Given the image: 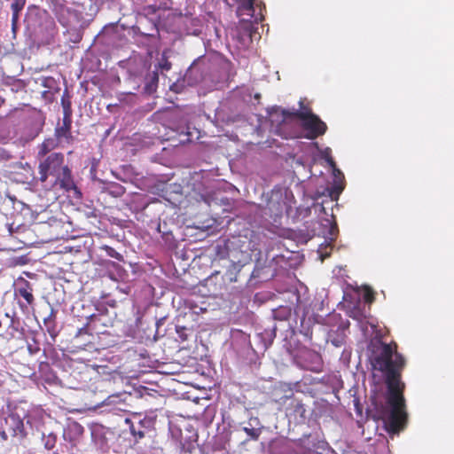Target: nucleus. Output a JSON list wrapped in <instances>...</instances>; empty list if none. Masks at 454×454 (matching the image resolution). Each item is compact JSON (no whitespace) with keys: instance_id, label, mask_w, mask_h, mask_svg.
<instances>
[{"instance_id":"obj_1","label":"nucleus","mask_w":454,"mask_h":454,"mask_svg":"<svg viewBox=\"0 0 454 454\" xmlns=\"http://www.w3.org/2000/svg\"><path fill=\"white\" fill-rule=\"evenodd\" d=\"M372 364L384 376L387 389L386 401L390 408L386 425L388 432L396 434L405 427L408 419L403 396L405 384L401 380L406 360L397 351V344L395 341L380 342L374 352Z\"/></svg>"},{"instance_id":"obj_2","label":"nucleus","mask_w":454,"mask_h":454,"mask_svg":"<svg viewBox=\"0 0 454 454\" xmlns=\"http://www.w3.org/2000/svg\"><path fill=\"white\" fill-rule=\"evenodd\" d=\"M58 148L56 139L51 137L45 138L37 146L36 158L38 163V175L36 182L48 188V179L52 176L54 180L51 182L49 189L58 187L65 192L73 191L78 197H82V192L77 187L72 173V169L65 162V155L62 153L53 152Z\"/></svg>"},{"instance_id":"obj_3","label":"nucleus","mask_w":454,"mask_h":454,"mask_svg":"<svg viewBox=\"0 0 454 454\" xmlns=\"http://www.w3.org/2000/svg\"><path fill=\"white\" fill-rule=\"evenodd\" d=\"M305 100H306V98H301L300 99V101H299L300 109L299 110H295V109L287 110V109H282L281 108V109L276 110L271 114L272 118L277 117L276 121H278V128H279V129H284V127L286 124H288L289 122H291L294 119H298V120L301 121V115H300V114L301 113H302V114L304 113L305 114L309 113V115H316L312 112V109H311L309 104H305ZM273 121H275V120H273Z\"/></svg>"},{"instance_id":"obj_4","label":"nucleus","mask_w":454,"mask_h":454,"mask_svg":"<svg viewBox=\"0 0 454 454\" xmlns=\"http://www.w3.org/2000/svg\"><path fill=\"white\" fill-rule=\"evenodd\" d=\"M300 115H301V128L305 131V138L314 140L325 134L327 125L318 115H309V113L303 114L301 113Z\"/></svg>"},{"instance_id":"obj_5","label":"nucleus","mask_w":454,"mask_h":454,"mask_svg":"<svg viewBox=\"0 0 454 454\" xmlns=\"http://www.w3.org/2000/svg\"><path fill=\"white\" fill-rule=\"evenodd\" d=\"M26 435L23 419L17 414H9L4 419V425L0 432L1 438L3 440H7L9 437L23 439Z\"/></svg>"},{"instance_id":"obj_6","label":"nucleus","mask_w":454,"mask_h":454,"mask_svg":"<svg viewBox=\"0 0 454 454\" xmlns=\"http://www.w3.org/2000/svg\"><path fill=\"white\" fill-rule=\"evenodd\" d=\"M33 291V286L27 280H23L15 289V296H20L24 300L18 301L19 307L23 313H28L30 309L34 310L35 299Z\"/></svg>"},{"instance_id":"obj_7","label":"nucleus","mask_w":454,"mask_h":454,"mask_svg":"<svg viewBox=\"0 0 454 454\" xmlns=\"http://www.w3.org/2000/svg\"><path fill=\"white\" fill-rule=\"evenodd\" d=\"M72 110L67 106L66 107L65 114L63 115L62 125L58 126L55 129L53 139L57 140L58 145L63 140L67 144H72L74 137L72 135Z\"/></svg>"},{"instance_id":"obj_8","label":"nucleus","mask_w":454,"mask_h":454,"mask_svg":"<svg viewBox=\"0 0 454 454\" xmlns=\"http://www.w3.org/2000/svg\"><path fill=\"white\" fill-rule=\"evenodd\" d=\"M125 423L129 426L132 435L137 439L144 438L145 432L149 431L153 424L150 418H141L140 415H134L132 418L126 419Z\"/></svg>"},{"instance_id":"obj_9","label":"nucleus","mask_w":454,"mask_h":454,"mask_svg":"<svg viewBox=\"0 0 454 454\" xmlns=\"http://www.w3.org/2000/svg\"><path fill=\"white\" fill-rule=\"evenodd\" d=\"M51 11L62 26L68 27L70 25V17L74 12L69 7L59 0H52Z\"/></svg>"},{"instance_id":"obj_10","label":"nucleus","mask_w":454,"mask_h":454,"mask_svg":"<svg viewBox=\"0 0 454 454\" xmlns=\"http://www.w3.org/2000/svg\"><path fill=\"white\" fill-rule=\"evenodd\" d=\"M84 428L76 421L67 423L63 432V437L66 441L75 444L76 441L83 434Z\"/></svg>"},{"instance_id":"obj_11","label":"nucleus","mask_w":454,"mask_h":454,"mask_svg":"<svg viewBox=\"0 0 454 454\" xmlns=\"http://www.w3.org/2000/svg\"><path fill=\"white\" fill-rule=\"evenodd\" d=\"M304 359L308 362L304 364V369L318 372L322 368V359L317 352L307 350L303 353Z\"/></svg>"},{"instance_id":"obj_12","label":"nucleus","mask_w":454,"mask_h":454,"mask_svg":"<svg viewBox=\"0 0 454 454\" xmlns=\"http://www.w3.org/2000/svg\"><path fill=\"white\" fill-rule=\"evenodd\" d=\"M26 0H13L11 9L12 12V30L15 34L18 29V22L20 19V12L24 9Z\"/></svg>"},{"instance_id":"obj_13","label":"nucleus","mask_w":454,"mask_h":454,"mask_svg":"<svg viewBox=\"0 0 454 454\" xmlns=\"http://www.w3.org/2000/svg\"><path fill=\"white\" fill-rule=\"evenodd\" d=\"M57 311L51 308L50 315L43 319V324L51 337L55 338L58 335L57 323H56Z\"/></svg>"},{"instance_id":"obj_14","label":"nucleus","mask_w":454,"mask_h":454,"mask_svg":"<svg viewBox=\"0 0 454 454\" xmlns=\"http://www.w3.org/2000/svg\"><path fill=\"white\" fill-rule=\"evenodd\" d=\"M254 0H239L237 8L238 16L253 17L254 12Z\"/></svg>"},{"instance_id":"obj_15","label":"nucleus","mask_w":454,"mask_h":454,"mask_svg":"<svg viewBox=\"0 0 454 454\" xmlns=\"http://www.w3.org/2000/svg\"><path fill=\"white\" fill-rule=\"evenodd\" d=\"M253 421L255 422L256 424L259 423L257 418H251L248 421L250 427H243V430L250 437V439L256 441L259 439V436L261 434V429L254 427V425L252 423Z\"/></svg>"},{"instance_id":"obj_16","label":"nucleus","mask_w":454,"mask_h":454,"mask_svg":"<svg viewBox=\"0 0 454 454\" xmlns=\"http://www.w3.org/2000/svg\"><path fill=\"white\" fill-rule=\"evenodd\" d=\"M146 79L148 80V82L145 86V91L151 94L154 92L157 89L159 74L157 72H153L152 74H149Z\"/></svg>"},{"instance_id":"obj_17","label":"nucleus","mask_w":454,"mask_h":454,"mask_svg":"<svg viewBox=\"0 0 454 454\" xmlns=\"http://www.w3.org/2000/svg\"><path fill=\"white\" fill-rule=\"evenodd\" d=\"M363 299L364 302L372 304L375 300V292L368 286L363 287Z\"/></svg>"},{"instance_id":"obj_18","label":"nucleus","mask_w":454,"mask_h":454,"mask_svg":"<svg viewBox=\"0 0 454 454\" xmlns=\"http://www.w3.org/2000/svg\"><path fill=\"white\" fill-rule=\"evenodd\" d=\"M294 411L298 414L302 419L306 418V409L304 404L300 401L293 403Z\"/></svg>"},{"instance_id":"obj_19","label":"nucleus","mask_w":454,"mask_h":454,"mask_svg":"<svg viewBox=\"0 0 454 454\" xmlns=\"http://www.w3.org/2000/svg\"><path fill=\"white\" fill-rule=\"evenodd\" d=\"M172 67L171 62L168 59L165 53L162 54L160 62H159V68L163 71H169Z\"/></svg>"},{"instance_id":"obj_20","label":"nucleus","mask_w":454,"mask_h":454,"mask_svg":"<svg viewBox=\"0 0 454 454\" xmlns=\"http://www.w3.org/2000/svg\"><path fill=\"white\" fill-rule=\"evenodd\" d=\"M102 248L106 251L108 256L119 261L122 260V255L120 253H118L114 248L109 246H104Z\"/></svg>"},{"instance_id":"obj_21","label":"nucleus","mask_w":454,"mask_h":454,"mask_svg":"<svg viewBox=\"0 0 454 454\" xmlns=\"http://www.w3.org/2000/svg\"><path fill=\"white\" fill-rule=\"evenodd\" d=\"M338 232V227H337V224L336 223H334L333 224H332L331 228H330V235L331 236H335Z\"/></svg>"},{"instance_id":"obj_22","label":"nucleus","mask_w":454,"mask_h":454,"mask_svg":"<svg viewBox=\"0 0 454 454\" xmlns=\"http://www.w3.org/2000/svg\"><path fill=\"white\" fill-rule=\"evenodd\" d=\"M62 106H63V115L65 114L66 107L68 106L69 109L71 110V104L69 101H65L64 98H62Z\"/></svg>"},{"instance_id":"obj_23","label":"nucleus","mask_w":454,"mask_h":454,"mask_svg":"<svg viewBox=\"0 0 454 454\" xmlns=\"http://www.w3.org/2000/svg\"><path fill=\"white\" fill-rule=\"evenodd\" d=\"M327 162L329 163V165L334 169L335 167H336V164H335V161L333 160V158H328L327 159Z\"/></svg>"},{"instance_id":"obj_24","label":"nucleus","mask_w":454,"mask_h":454,"mask_svg":"<svg viewBox=\"0 0 454 454\" xmlns=\"http://www.w3.org/2000/svg\"><path fill=\"white\" fill-rule=\"evenodd\" d=\"M4 99L0 97V107L4 105Z\"/></svg>"},{"instance_id":"obj_25","label":"nucleus","mask_w":454,"mask_h":454,"mask_svg":"<svg viewBox=\"0 0 454 454\" xmlns=\"http://www.w3.org/2000/svg\"><path fill=\"white\" fill-rule=\"evenodd\" d=\"M97 317H97L96 315H92V316L90 317V319H91V321H92V322H94V321H95V319H96Z\"/></svg>"},{"instance_id":"obj_26","label":"nucleus","mask_w":454,"mask_h":454,"mask_svg":"<svg viewBox=\"0 0 454 454\" xmlns=\"http://www.w3.org/2000/svg\"><path fill=\"white\" fill-rule=\"evenodd\" d=\"M46 447H47L48 449H51V448L53 447V444H52V445H51V446H49V443L47 442V443H46Z\"/></svg>"},{"instance_id":"obj_27","label":"nucleus","mask_w":454,"mask_h":454,"mask_svg":"<svg viewBox=\"0 0 454 454\" xmlns=\"http://www.w3.org/2000/svg\"><path fill=\"white\" fill-rule=\"evenodd\" d=\"M86 327L81 328L79 331V333H81L82 331H85Z\"/></svg>"}]
</instances>
